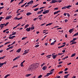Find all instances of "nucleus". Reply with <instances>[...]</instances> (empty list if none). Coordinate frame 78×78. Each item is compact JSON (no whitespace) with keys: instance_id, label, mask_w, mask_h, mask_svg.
<instances>
[{"instance_id":"f257e3e1","label":"nucleus","mask_w":78,"mask_h":78,"mask_svg":"<svg viewBox=\"0 0 78 78\" xmlns=\"http://www.w3.org/2000/svg\"><path fill=\"white\" fill-rule=\"evenodd\" d=\"M50 10H45L44 12H43V14H47V13H48L49 12Z\"/></svg>"},{"instance_id":"f03ea898","label":"nucleus","mask_w":78,"mask_h":78,"mask_svg":"<svg viewBox=\"0 0 78 78\" xmlns=\"http://www.w3.org/2000/svg\"><path fill=\"white\" fill-rule=\"evenodd\" d=\"M12 17V16H7L5 18V20H8V19H11Z\"/></svg>"},{"instance_id":"7ed1b4c3","label":"nucleus","mask_w":78,"mask_h":78,"mask_svg":"<svg viewBox=\"0 0 78 78\" xmlns=\"http://www.w3.org/2000/svg\"><path fill=\"white\" fill-rule=\"evenodd\" d=\"M26 31H27V32H29V31H30V30H31V27L27 28L26 29Z\"/></svg>"},{"instance_id":"20e7f679","label":"nucleus","mask_w":78,"mask_h":78,"mask_svg":"<svg viewBox=\"0 0 78 78\" xmlns=\"http://www.w3.org/2000/svg\"><path fill=\"white\" fill-rule=\"evenodd\" d=\"M39 65V63H36L34 64H33V66H37Z\"/></svg>"},{"instance_id":"39448f33","label":"nucleus","mask_w":78,"mask_h":78,"mask_svg":"<svg viewBox=\"0 0 78 78\" xmlns=\"http://www.w3.org/2000/svg\"><path fill=\"white\" fill-rule=\"evenodd\" d=\"M61 12V11L59 10V11H57L56 12H55L54 13V15H55V14H58V12Z\"/></svg>"},{"instance_id":"423d86ee","label":"nucleus","mask_w":78,"mask_h":78,"mask_svg":"<svg viewBox=\"0 0 78 78\" xmlns=\"http://www.w3.org/2000/svg\"><path fill=\"white\" fill-rule=\"evenodd\" d=\"M73 31V29H72L69 30V32L70 34L71 33H72Z\"/></svg>"},{"instance_id":"0eeeda50","label":"nucleus","mask_w":78,"mask_h":78,"mask_svg":"<svg viewBox=\"0 0 78 78\" xmlns=\"http://www.w3.org/2000/svg\"><path fill=\"white\" fill-rule=\"evenodd\" d=\"M20 51H21V48H19L16 51V52L17 53H20Z\"/></svg>"},{"instance_id":"6e6552de","label":"nucleus","mask_w":78,"mask_h":78,"mask_svg":"<svg viewBox=\"0 0 78 78\" xmlns=\"http://www.w3.org/2000/svg\"><path fill=\"white\" fill-rule=\"evenodd\" d=\"M16 37V36H13L12 37H9V39H13V38H14V37Z\"/></svg>"},{"instance_id":"1a4fd4ad","label":"nucleus","mask_w":78,"mask_h":78,"mask_svg":"<svg viewBox=\"0 0 78 78\" xmlns=\"http://www.w3.org/2000/svg\"><path fill=\"white\" fill-rule=\"evenodd\" d=\"M12 48H13V46L10 47H9V48H7L6 50H9V49H12Z\"/></svg>"},{"instance_id":"9d476101","label":"nucleus","mask_w":78,"mask_h":78,"mask_svg":"<svg viewBox=\"0 0 78 78\" xmlns=\"http://www.w3.org/2000/svg\"><path fill=\"white\" fill-rule=\"evenodd\" d=\"M69 75H70V74H67L66 75V76H64V78H68V76H69Z\"/></svg>"},{"instance_id":"9b49d317","label":"nucleus","mask_w":78,"mask_h":78,"mask_svg":"<svg viewBox=\"0 0 78 78\" xmlns=\"http://www.w3.org/2000/svg\"><path fill=\"white\" fill-rule=\"evenodd\" d=\"M32 13L30 12H28L26 14L27 16H30V15H31Z\"/></svg>"},{"instance_id":"f8f14e48","label":"nucleus","mask_w":78,"mask_h":78,"mask_svg":"<svg viewBox=\"0 0 78 78\" xmlns=\"http://www.w3.org/2000/svg\"><path fill=\"white\" fill-rule=\"evenodd\" d=\"M72 6L69 5L68 6H66V8H68V9H70V7H71Z\"/></svg>"},{"instance_id":"ddd939ff","label":"nucleus","mask_w":78,"mask_h":78,"mask_svg":"<svg viewBox=\"0 0 78 78\" xmlns=\"http://www.w3.org/2000/svg\"><path fill=\"white\" fill-rule=\"evenodd\" d=\"M55 0H52L51 3H55Z\"/></svg>"},{"instance_id":"4468645a","label":"nucleus","mask_w":78,"mask_h":78,"mask_svg":"<svg viewBox=\"0 0 78 78\" xmlns=\"http://www.w3.org/2000/svg\"><path fill=\"white\" fill-rule=\"evenodd\" d=\"M10 76V74H7L5 76L4 78H6L8 77V76Z\"/></svg>"},{"instance_id":"2eb2a0df","label":"nucleus","mask_w":78,"mask_h":78,"mask_svg":"<svg viewBox=\"0 0 78 78\" xmlns=\"http://www.w3.org/2000/svg\"><path fill=\"white\" fill-rule=\"evenodd\" d=\"M29 3L30 4L32 5V4H33V0L31 1H30L29 2Z\"/></svg>"},{"instance_id":"dca6fc26","label":"nucleus","mask_w":78,"mask_h":78,"mask_svg":"<svg viewBox=\"0 0 78 78\" xmlns=\"http://www.w3.org/2000/svg\"><path fill=\"white\" fill-rule=\"evenodd\" d=\"M18 17L17 16H16L15 18V19H15V20H19V18H17Z\"/></svg>"},{"instance_id":"f3484780","label":"nucleus","mask_w":78,"mask_h":78,"mask_svg":"<svg viewBox=\"0 0 78 78\" xmlns=\"http://www.w3.org/2000/svg\"><path fill=\"white\" fill-rule=\"evenodd\" d=\"M42 69H43V70H46V68H45V66H44L42 68Z\"/></svg>"},{"instance_id":"a211bd4d","label":"nucleus","mask_w":78,"mask_h":78,"mask_svg":"<svg viewBox=\"0 0 78 78\" xmlns=\"http://www.w3.org/2000/svg\"><path fill=\"white\" fill-rule=\"evenodd\" d=\"M29 24H27V25H26L25 26V28H27V27H28V26H29Z\"/></svg>"},{"instance_id":"6ab92c4d","label":"nucleus","mask_w":78,"mask_h":78,"mask_svg":"<svg viewBox=\"0 0 78 78\" xmlns=\"http://www.w3.org/2000/svg\"><path fill=\"white\" fill-rule=\"evenodd\" d=\"M4 27V26L2 25V24L0 25V28H3Z\"/></svg>"},{"instance_id":"aec40b11","label":"nucleus","mask_w":78,"mask_h":78,"mask_svg":"<svg viewBox=\"0 0 78 78\" xmlns=\"http://www.w3.org/2000/svg\"><path fill=\"white\" fill-rule=\"evenodd\" d=\"M78 33L77 32V33H76L75 34H74L73 36H78Z\"/></svg>"},{"instance_id":"412c9836","label":"nucleus","mask_w":78,"mask_h":78,"mask_svg":"<svg viewBox=\"0 0 78 78\" xmlns=\"http://www.w3.org/2000/svg\"><path fill=\"white\" fill-rule=\"evenodd\" d=\"M53 57V59H55L56 58V56H55V55H53L52 56Z\"/></svg>"},{"instance_id":"4be33fe9","label":"nucleus","mask_w":78,"mask_h":78,"mask_svg":"<svg viewBox=\"0 0 78 78\" xmlns=\"http://www.w3.org/2000/svg\"><path fill=\"white\" fill-rule=\"evenodd\" d=\"M75 55L76 54L75 53H74L71 56V57H73V56H75Z\"/></svg>"},{"instance_id":"5701e85b","label":"nucleus","mask_w":78,"mask_h":78,"mask_svg":"<svg viewBox=\"0 0 78 78\" xmlns=\"http://www.w3.org/2000/svg\"><path fill=\"white\" fill-rule=\"evenodd\" d=\"M41 13H42V12L41 11H38L37 12V14H41Z\"/></svg>"},{"instance_id":"b1692460","label":"nucleus","mask_w":78,"mask_h":78,"mask_svg":"<svg viewBox=\"0 0 78 78\" xmlns=\"http://www.w3.org/2000/svg\"><path fill=\"white\" fill-rule=\"evenodd\" d=\"M66 9V6H65L62 8V9Z\"/></svg>"},{"instance_id":"393cba45","label":"nucleus","mask_w":78,"mask_h":78,"mask_svg":"<svg viewBox=\"0 0 78 78\" xmlns=\"http://www.w3.org/2000/svg\"><path fill=\"white\" fill-rule=\"evenodd\" d=\"M38 5H39V4H37V5H34L33 6V8L36 7L37 6H38Z\"/></svg>"},{"instance_id":"a878e982","label":"nucleus","mask_w":78,"mask_h":78,"mask_svg":"<svg viewBox=\"0 0 78 78\" xmlns=\"http://www.w3.org/2000/svg\"><path fill=\"white\" fill-rule=\"evenodd\" d=\"M42 75H40L39 76H38L37 78H42Z\"/></svg>"},{"instance_id":"bb28decb","label":"nucleus","mask_w":78,"mask_h":78,"mask_svg":"<svg viewBox=\"0 0 78 78\" xmlns=\"http://www.w3.org/2000/svg\"><path fill=\"white\" fill-rule=\"evenodd\" d=\"M28 53V51L25 52L23 53V55H26V54H27V53Z\"/></svg>"},{"instance_id":"cd10ccee","label":"nucleus","mask_w":78,"mask_h":78,"mask_svg":"<svg viewBox=\"0 0 78 78\" xmlns=\"http://www.w3.org/2000/svg\"><path fill=\"white\" fill-rule=\"evenodd\" d=\"M11 42L10 41H9V42H6L5 43V45H7V44H9V43H10Z\"/></svg>"},{"instance_id":"c85d7f7f","label":"nucleus","mask_w":78,"mask_h":78,"mask_svg":"<svg viewBox=\"0 0 78 78\" xmlns=\"http://www.w3.org/2000/svg\"><path fill=\"white\" fill-rule=\"evenodd\" d=\"M38 9H39V8H36L34 9V11H37V10H38Z\"/></svg>"},{"instance_id":"c756f323","label":"nucleus","mask_w":78,"mask_h":78,"mask_svg":"<svg viewBox=\"0 0 78 78\" xmlns=\"http://www.w3.org/2000/svg\"><path fill=\"white\" fill-rule=\"evenodd\" d=\"M6 62H7L5 61L4 63H2V64L3 66V65H4V64H6Z\"/></svg>"},{"instance_id":"7c9ffc66","label":"nucleus","mask_w":78,"mask_h":78,"mask_svg":"<svg viewBox=\"0 0 78 78\" xmlns=\"http://www.w3.org/2000/svg\"><path fill=\"white\" fill-rule=\"evenodd\" d=\"M63 73V71H61L59 72L58 73L59 74H61V73Z\"/></svg>"},{"instance_id":"2f4dec72","label":"nucleus","mask_w":78,"mask_h":78,"mask_svg":"<svg viewBox=\"0 0 78 78\" xmlns=\"http://www.w3.org/2000/svg\"><path fill=\"white\" fill-rule=\"evenodd\" d=\"M8 24H9V22H7V23H5V27H6V26H7V25H8Z\"/></svg>"},{"instance_id":"473e14b6","label":"nucleus","mask_w":78,"mask_h":78,"mask_svg":"<svg viewBox=\"0 0 78 78\" xmlns=\"http://www.w3.org/2000/svg\"><path fill=\"white\" fill-rule=\"evenodd\" d=\"M32 69H33V68H32V67H30V68H29V71H30V70H32Z\"/></svg>"},{"instance_id":"72a5a7b5","label":"nucleus","mask_w":78,"mask_h":78,"mask_svg":"<svg viewBox=\"0 0 78 78\" xmlns=\"http://www.w3.org/2000/svg\"><path fill=\"white\" fill-rule=\"evenodd\" d=\"M20 66L21 67H24V66H23V63H21Z\"/></svg>"},{"instance_id":"f704fd0d","label":"nucleus","mask_w":78,"mask_h":78,"mask_svg":"<svg viewBox=\"0 0 78 78\" xmlns=\"http://www.w3.org/2000/svg\"><path fill=\"white\" fill-rule=\"evenodd\" d=\"M31 30H34V27L32 26L31 27Z\"/></svg>"},{"instance_id":"c9c22d12","label":"nucleus","mask_w":78,"mask_h":78,"mask_svg":"<svg viewBox=\"0 0 78 78\" xmlns=\"http://www.w3.org/2000/svg\"><path fill=\"white\" fill-rule=\"evenodd\" d=\"M27 37H23L22 38V40H24L25 39H26V38H27Z\"/></svg>"},{"instance_id":"e433bc0d","label":"nucleus","mask_w":78,"mask_h":78,"mask_svg":"<svg viewBox=\"0 0 78 78\" xmlns=\"http://www.w3.org/2000/svg\"><path fill=\"white\" fill-rule=\"evenodd\" d=\"M3 64L2 63H0V67H2L3 66Z\"/></svg>"},{"instance_id":"4c0bfd02","label":"nucleus","mask_w":78,"mask_h":78,"mask_svg":"<svg viewBox=\"0 0 78 78\" xmlns=\"http://www.w3.org/2000/svg\"><path fill=\"white\" fill-rule=\"evenodd\" d=\"M5 57H6V56H5L3 57H1V59H3L5 58Z\"/></svg>"},{"instance_id":"58836bf2","label":"nucleus","mask_w":78,"mask_h":78,"mask_svg":"<svg viewBox=\"0 0 78 78\" xmlns=\"http://www.w3.org/2000/svg\"><path fill=\"white\" fill-rule=\"evenodd\" d=\"M21 3H23V2H22V1L20 2L18 4V5H20Z\"/></svg>"},{"instance_id":"ea45409f","label":"nucleus","mask_w":78,"mask_h":78,"mask_svg":"<svg viewBox=\"0 0 78 78\" xmlns=\"http://www.w3.org/2000/svg\"><path fill=\"white\" fill-rule=\"evenodd\" d=\"M30 75H31V74H27L26 75V76H30Z\"/></svg>"},{"instance_id":"a19ab883","label":"nucleus","mask_w":78,"mask_h":78,"mask_svg":"<svg viewBox=\"0 0 78 78\" xmlns=\"http://www.w3.org/2000/svg\"><path fill=\"white\" fill-rule=\"evenodd\" d=\"M65 45H66V44L63 45L62 46H60V48H62V47H64V46H65Z\"/></svg>"},{"instance_id":"79ce46f5","label":"nucleus","mask_w":78,"mask_h":78,"mask_svg":"<svg viewBox=\"0 0 78 78\" xmlns=\"http://www.w3.org/2000/svg\"><path fill=\"white\" fill-rule=\"evenodd\" d=\"M46 23H45L42 24L41 25V26H43L44 25H45Z\"/></svg>"},{"instance_id":"37998d69","label":"nucleus","mask_w":78,"mask_h":78,"mask_svg":"<svg viewBox=\"0 0 78 78\" xmlns=\"http://www.w3.org/2000/svg\"><path fill=\"white\" fill-rule=\"evenodd\" d=\"M72 44H76V42L74 41L72 42Z\"/></svg>"},{"instance_id":"c03bdc74","label":"nucleus","mask_w":78,"mask_h":78,"mask_svg":"<svg viewBox=\"0 0 78 78\" xmlns=\"http://www.w3.org/2000/svg\"><path fill=\"white\" fill-rule=\"evenodd\" d=\"M39 45H36L35 46V48H37V47H39Z\"/></svg>"},{"instance_id":"a18cd8bd","label":"nucleus","mask_w":78,"mask_h":78,"mask_svg":"<svg viewBox=\"0 0 78 78\" xmlns=\"http://www.w3.org/2000/svg\"><path fill=\"white\" fill-rule=\"evenodd\" d=\"M54 9V10H58V7L55 8Z\"/></svg>"},{"instance_id":"49530a36","label":"nucleus","mask_w":78,"mask_h":78,"mask_svg":"<svg viewBox=\"0 0 78 78\" xmlns=\"http://www.w3.org/2000/svg\"><path fill=\"white\" fill-rule=\"evenodd\" d=\"M46 75L47 76H48L50 75V74H49V73H48L46 74Z\"/></svg>"},{"instance_id":"de8ad7c7","label":"nucleus","mask_w":78,"mask_h":78,"mask_svg":"<svg viewBox=\"0 0 78 78\" xmlns=\"http://www.w3.org/2000/svg\"><path fill=\"white\" fill-rule=\"evenodd\" d=\"M54 44H55L53 42H52L51 44L50 45H53Z\"/></svg>"},{"instance_id":"09e8293b","label":"nucleus","mask_w":78,"mask_h":78,"mask_svg":"<svg viewBox=\"0 0 78 78\" xmlns=\"http://www.w3.org/2000/svg\"><path fill=\"white\" fill-rule=\"evenodd\" d=\"M44 64H45V63H43L42 65H41V67H42L43 66H44Z\"/></svg>"},{"instance_id":"8fccbe9b","label":"nucleus","mask_w":78,"mask_h":78,"mask_svg":"<svg viewBox=\"0 0 78 78\" xmlns=\"http://www.w3.org/2000/svg\"><path fill=\"white\" fill-rule=\"evenodd\" d=\"M56 78H61V76H57Z\"/></svg>"},{"instance_id":"3c124183","label":"nucleus","mask_w":78,"mask_h":78,"mask_svg":"<svg viewBox=\"0 0 78 78\" xmlns=\"http://www.w3.org/2000/svg\"><path fill=\"white\" fill-rule=\"evenodd\" d=\"M3 19V17H0V21H1L2 20V19Z\"/></svg>"},{"instance_id":"603ef678","label":"nucleus","mask_w":78,"mask_h":78,"mask_svg":"<svg viewBox=\"0 0 78 78\" xmlns=\"http://www.w3.org/2000/svg\"><path fill=\"white\" fill-rule=\"evenodd\" d=\"M38 19L40 20H41L42 19V18H41V17H39Z\"/></svg>"},{"instance_id":"864d4df0","label":"nucleus","mask_w":78,"mask_h":78,"mask_svg":"<svg viewBox=\"0 0 78 78\" xmlns=\"http://www.w3.org/2000/svg\"><path fill=\"white\" fill-rule=\"evenodd\" d=\"M62 61H61L58 63V64H62Z\"/></svg>"},{"instance_id":"5fc2aeb1","label":"nucleus","mask_w":78,"mask_h":78,"mask_svg":"<svg viewBox=\"0 0 78 78\" xmlns=\"http://www.w3.org/2000/svg\"><path fill=\"white\" fill-rule=\"evenodd\" d=\"M72 64V63L70 62V63H68V64H67V65L68 66H69V65H70V64Z\"/></svg>"},{"instance_id":"6e6d98bb","label":"nucleus","mask_w":78,"mask_h":78,"mask_svg":"<svg viewBox=\"0 0 78 78\" xmlns=\"http://www.w3.org/2000/svg\"><path fill=\"white\" fill-rule=\"evenodd\" d=\"M58 2H59V3H61V2H62V1L61 0H58Z\"/></svg>"},{"instance_id":"4d7b16f0","label":"nucleus","mask_w":78,"mask_h":78,"mask_svg":"<svg viewBox=\"0 0 78 78\" xmlns=\"http://www.w3.org/2000/svg\"><path fill=\"white\" fill-rule=\"evenodd\" d=\"M16 34V32H14L12 34V35H15Z\"/></svg>"},{"instance_id":"13d9d810","label":"nucleus","mask_w":78,"mask_h":78,"mask_svg":"<svg viewBox=\"0 0 78 78\" xmlns=\"http://www.w3.org/2000/svg\"><path fill=\"white\" fill-rule=\"evenodd\" d=\"M76 38H74L73 39V41H76Z\"/></svg>"},{"instance_id":"bf43d9fd","label":"nucleus","mask_w":78,"mask_h":78,"mask_svg":"<svg viewBox=\"0 0 78 78\" xmlns=\"http://www.w3.org/2000/svg\"><path fill=\"white\" fill-rule=\"evenodd\" d=\"M68 21V20L67 19L65 20V22H66H66H67Z\"/></svg>"},{"instance_id":"052dcab7","label":"nucleus","mask_w":78,"mask_h":78,"mask_svg":"<svg viewBox=\"0 0 78 78\" xmlns=\"http://www.w3.org/2000/svg\"><path fill=\"white\" fill-rule=\"evenodd\" d=\"M62 54V53H58V55H61Z\"/></svg>"},{"instance_id":"680f3d73","label":"nucleus","mask_w":78,"mask_h":78,"mask_svg":"<svg viewBox=\"0 0 78 78\" xmlns=\"http://www.w3.org/2000/svg\"><path fill=\"white\" fill-rule=\"evenodd\" d=\"M53 70H55V69H51L50 72H53Z\"/></svg>"},{"instance_id":"e2e57ef3","label":"nucleus","mask_w":78,"mask_h":78,"mask_svg":"<svg viewBox=\"0 0 78 78\" xmlns=\"http://www.w3.org/2000/svg\"><path fill=\"white\" fill-rule=\"evenodd\" d=\"M44 7H42L40 8V9H44Z\"/></svg>"},{"instance_id":"0e129e2a","label":"nucleus","mask_w":78,"mask_h":78,"mask_svg":"<svg viewBox=\"0 0 78 78\" xmlns=\"http://www.w3.org/2000/svg\"><path fill=\"white\" fill-rule=\"evenodd\" d=\"M68 70V68H66L65 69V71H67Z\"/></svg>"},{"instance_id":"69168bd1","label":"nucleus","mask_w":78,"mask_h":78,"mask_svg":"<svg viewBox=\"0 0 78 78\" xmlns=\"http://www.w3.org/2000/svg\"><path fill=\"white\" fill-rule=\"evenodd\" d=\"M27 6H29V5H26L25 6V7L26 8H27Z\"/></svg>"},{"instance_id":"338daca9","label":"nucleus","mask_w":78,"mask_h":78,"mask_svg":"<svg viewBox=\"0 0 78 78\" xmlns=\"http://www.w3.org/2000/svg\"><path fill=\"white\" fill-rule=\"evenodd\" d=\"M4 8V6H2V7H0V9H3V8Z\"/></svg>"},{"instance_id":"774afa93","label":"nucleus","mask_w":78,"mask_h":78,"mask_svg":"<svg viewBox=\"0 0 78 78\" xmlns=\"http://www.w3.org/2000/svg\"><path fill=\"white\" fill-rule=\"evenodd\" d=\"M0 5H2V6H3V5H4V4H3V3L2 2L1 3H0Z\"/></svg>"}]
</instances>
